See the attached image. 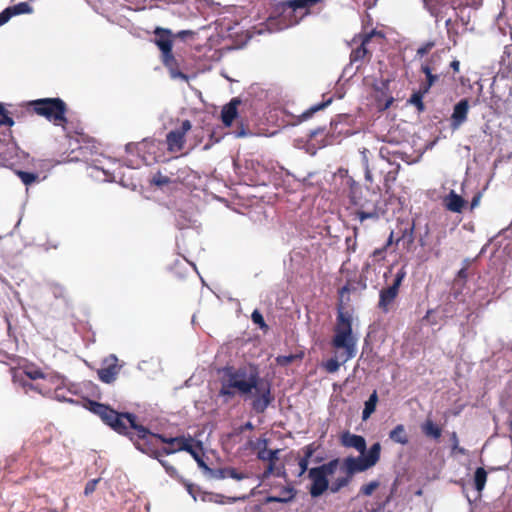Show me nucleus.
<instances>
[{"label":"nucleus","instance_id":"nucleus-5","mask_svg":"<svg viewBox=\"0 0 512 512\" xmlns=\"http://www.w3.org/2000/svg\"><path fill=\"white\" fill-rule=\"evenodd\" d=\"M380 452L381 445L379 442H376L370 447L366 454H361L358 457L350 456L345 458L340 468L344 472V475L333 480L332 493H337L342 488L346 487L355 473L363 472L373 467L380 459Z\"/></svg>","mask_w":512,"mask_h":512},{"label":"nucleus","instance_id":"nucleus-36","mask_svg":"<svg viewBox=\"0 0 512 512\" xmlns=\"http://www.w3.org/2000/svg\"><path fill=\"white\" fill-rule=\"evenodd\" d=\"M17 174L25 185H30L37 179V175L34 173L18 171Z\"/></svg>","mask_w":512,"mask_h":512},{"label":"nucleus","instance_id":"nucleus-1","mask_svg":"<svg viewBox=\"0 0 512 512\" xmlns=\"http://www.w3.org/2000/svg\"><path fill=\"white\" fill-rule=\"evenodd\" d=\"M219 395L232 398L240 395L245 398L253 396L252 408L263 413L273 401L271 384L259 375L255 366L225 367L222 370Z\"/></svg>","mask_w":512,"mask_h":512},{"label":"nucleus","instance_id":"nucleus-20","mask_svg":"<svg viewBox=\"0 0 512 512\" xmlns=\"http://www.w3.org/2000/svg\"><path fill=\"white\" fill-rule=\"evenodd\" d=\"M162 62L169 70L170 77L172 79H180L182 81L188 80V77L178 69L177 61L174 55H170L169 58L163 57Z\"/></svg>","mask_w":512,"mask_h":512},{"label":"nucleus","instance_id":"nucleus-12","mask_svg":"<svg viewBox=\"0 0 512 512\" xmlns=\"http://www.w3.org/2000/svg\"><path fill=\"white\" fill-rule=\"evenodd\" d=\"M469 112V102L461 99L453 108L450 118V127L453 131L458 130L466 121Z\"/></svg>","mask_w":512,"mask_h":512},{"label":"nucleus","instance_id":"nucleus-51","mask_svg":"<svg viewBox=\"0 0 512 512\" xmlns=\"http://www.w3.org/2000/svg\"><path fill=\"white\" fill-rule=\"evenodd\" d=\"M364 168H365V180L367 182H369V183H372L373 182V176H372L371 170L369 169V166H366Z\"/></svg>","mask_w":512,"mask_h":512},{"label":"nucleus","instance_id":"nucleus-46","mask_svg":"<svg viewBox=\"0 0 512 512\" xmlns=\"http://www.w3.org/2000/svg\"><path fill=\"white\" fill-rule=\"evenodd\" d=\"M434 46L433 42H427L417 49V55L423 57L426 55Z\"/></svg>","mask_w":512,"mask_h":512},{"label":"nucleus","instance_id":"nucleus-63","mask_svg":"<svg viewBox=\"0 0 512 512\" xmlns=\"http://www.w3.org/2000/svg\"><path fill=\"white\" fill-rule=\"evenodd\" d=\"M420 245H421V246H424V245H425L424 240H422V239L420 240Z\"/></svg>","mask_w":512,"mask_h":512},{"label":"nucleus","instance_id":"nucleus-33","mask_svg":"<svg viewBox=\"0 0 512 512\" xmlns=\"http://www.w3.org/2000/svg\"><path fill=\"white\" fill-rule=\"evenodd\" d=\"M301 354L280 355L276 357V363L280 366H287L296 359H301Z\"/></svg>","mask_w":512,"mask_h":512},{"label":"nucleus","instance_id":"nucleus-3","mask_svg":"<svg viewBox=\"0 0 512 512\" xmlns=\"http://www.w3.org/2000/svg\"><path fill=\"white\" fill-rule=\"evenodd\" d=\"M352 321L353 318L350 312L338 310L331 341L332 346L337 350V354L323 363V368L328 373L337 372L341 364L353 359L357 354L358 339L353 334Z\"/></svg>","mask_w":512,"mask_h":512},{"label":"nucleus","instance_id":"nucleus-41","mask_svg":"<svg viewBox=\"0 0 512 512\" xmlns=\"http://www.w3.org/2000/svg\"><path fill=\"white\" fill-rule=\"evenodd\" d=\"M302 452H303V456L301 458L310 461V458L316 452V447L314 444L306 445L305 447L302 448Z\"/></svg>","mask_w":512,"mask_h":512},{"label":"nucleus","instance_id":"nucleus-17","mask_svg":"<svg viewBox=\"0 0 512 512\" xmlns=\"http://www.w3.org/2000/svg\"><path fill=\"white\" fill-rule=\"evenodd\" d=\"M240 104V100L233 98L228 104H226L221 111V119L226 127H230L236 118L238 112L237 107Z\"/></svg>","mask_w":512,"mask_h":512},{"label":"nucleus","instance_id":"nucleus-9","mask_svg":"<svg viewBox=\"0 0 512 512\" xmlns=\"http://www.w3.org/2000/svg\"><path fill=\"white\" fill-rule=\"evenodd\" d=\"M191 127V122L189 120H184L179 128L171 130L166 135L167 149L169 152L175 153L183 149L185 144V135L191 130Z\"/></svg>","mask_w":512,"mask_h":512},{"label":"nucleus","instance_id":"nucleus-10","mask_svg":"<svg viewBox=\"0 0 512 512\" xmlns=\"http://www.w3.org/2000/svg\"><path fill=\"white\" fill-rule=\"evenodd\" d=\"M155 40L154 43L161 51V59L163 57L169 58L170 55H173L172 47H173V33L170 29L156 27L154 30Z\"/></svg>","mask_w":512,"mask_h":512},{"label":"nucleus","instance_id":"nucleus-45","mask_svg":"<svg viewBox=\"0 0 512 512\" xmlns=\"http://www.w3.org/2000/svg\"><path fill=\"white\" fill-rule=\"evenodd\" d=\"M223 499H224V496L220 495V494H208V495H205L203 498L204 501L215 502L218 504H223L224 503Z\"/></svg>","mask_w":512,"mask_h":512},{"label":"nucleus","instance_id":"nucleus-35","mask_svg":"<svg viewBox=\"0 0 512 512\" xmlns=\"http://www.w3.org/2000/svg\"><path fill=\"white\" fill-rule=\"evenodd\" d=\"M151 183L158 187H162V186L170 183V178L161 174L160 172H158L157 174H155L153 176Z\"/></svg>","mask_w":512,"mask_h":512},{"label":"nucleus","instance_id":"nucleus-21","mask_svg":"<svg viewBox=\"0 0 512 512\" xmlns=\"http://www.w3.org/2000/svg\"><path fill=\"white\" fill-rule=\"evenodd\" d=\"M295 496L296 490L291 486H287L281 490L280 496H268L266 502L288 503L291 502Z\"/></svg>","mask_w":512,"mask_h":512},{"label":"nucleus","instance_id":"nucleus-50","mask_svg":"<svg viewBox=\"0 0 512 512\" xmlns=\"http://www.w3.org/2000/svg\"><path fill=\"white\" fill-rule=\"evenodd\" d=\"M274 468H275V462H270L264 472V476L267 477V476L271 475L274 471Z\"/></svg>","mask_w":512,"mask_h":512},{"label":"nucleus","instance_id":"nucleus-8","mask_svg":"<svg viewBox=\"0 0 512 512\" xmlns=\"http://www.w3.org/2000/svg\"><path fill=\"white\" fill-rule=\"evenodd\" d=\"M405 276L406 272L403 268H401L396 273L393 283L380 291L378 306L383 312H388L389 306L393 303L398 295L399 287Z\"/></svg>","mask_w":512,"mask_h":512},{"label":"nucleus","instance_id":"nucleus-59","mask_svg":"<svg viewBox=\"0 0 512 512\" xmlns=\"http://www.w3.org/2000/svg\"><path fill=\"white\" fill-rule=\"evenodd\" d=\"M244 428H245V429L252 430V429H253V424H252L251 422H247V423L244 425Z\"/></svg>","mask_w":512,"mask_h":512},{"label":"nucleus","instance_id":"nucleus-7","mask_svg":"<svg viewBox=\"0 0 512 512\" xmlns=\"http://www.w3.org/2000/svg\"><path fill=\"white\" fill-rule=\"evenodd\" d=\"M34 111L55 125L63 126L66 122V104L60 98H42L32 102Z\"/></svg>","mask_w":512,"mask_h":512},{"label":"nucleus","instance_id":"nucleus-28","mask_svg":"<svg viewBox=\"0 0 512 512\" xmlns=\"http://www.w3.org/2000/svg\"><path fill=\"white\" fill-rule=\"evenodd\" d=\"M422 431L426 436L438 439L441 436V429L431 420H426L422 425Z\"/></svg>","mask_w":512,"mask_h":512},{"label":"nucleus","instance_id":"nucleus-30","mask_svg":"<svg viewBox=\"0 0 512 512\" xmlns=\"http://www.w3.org/2000/svg\"><path fill=\"white\" fill-rule=\"evenodd\" d=\"M427 93L428 92H424L423 91V88L419 87V90L414 92L411 95L410 99H409V103H411L412 105L416 106V108L418 109L419 112H422L425 109V106H424V103H423V97Z\"/></svg>","mask_w":512,"mask_h":512},{"label":"nucleus","instance_id":"nucleus-26","mask_svg":"<svg viewBox=\"0 0 512 512\" xmlns=\"http://www.w3.org/2000/svg\"><path fill=\"white\" fill-rule=\"evenodd\" d=\"M19 374H24L31 380H36L44 377L43 372L36 367H26L23 370L15 372L13 375L15 381H17Z\"/></svg>","mask_w":512,"mask_h":512},{"label":"nucleus","instance_id":"nucleus-39","mask_svg":"<svg viewBox=\"0 0 512 512\" xmlns=\"http://www.w3.org/2000/svg\"><path fill=\"white\" fill-rule=\"evenodd\" d=\"M268 446V439L267 438H259L256 441L250 442V447L254 450L261 451L263 448L266 449Z\"/></svg>","mask_w":512,"mask_h":512},{"label":"nucleus","instance_id":"nucleus-55","mask_svg":"<svg viewBox=\"0 0 512 512\" xmlns=\"http://www.w3.org/2000/svg\"><path fill=\"white\" fill-rule=\"evenodd\" d=\"M478 203H479V196L474 197V198L472 199V202H471V208L476 207V206L478 205Z\"/></svg>","mask_w":512,"mask_h":512},{"label":"nucleus","instance_id":"nucleus-38","mask_svg":"<svg viewBox=\"0 0 512 512\" xmlns=\"http://www.w3.org/2000/svg\"><path fill=\"white\" fill-rule=\"evenodd\" d=\"M226 475H227V478H232V479H235L237 481H241V480L247 478L246 474L240 473L236 469L231 468V467H227Z\"/></svg>","mask_w":512,"mask_h":512},{"label":"nucleus","instance_id":"nucleus-56","mask_svg":"<svg viewBox=\"0 0 512 512\" xmlns=\"http://www.w3.org/2000/svg\"><path fill=\"white\" fill-rule=\"evenodd\" d=\"M451 67L453 68L454 71H459V62L458 61H453L451 63Z\"/></svg>","mask_w":512,"mask_h":512},{"label":"nucleus","instance_id":"nucleus-27","mask_svg":"<svg viewBox=\"0 0 512 512\" xmlns=\"http://www.w3.org/2000/svg\"><path fill=\"white\" fill-rule=\"evenodd\" d=\"M487 481V472L484 468L479 467L474 474V487L478 492H481Z\"/></svg>","mask_w":512,"mask_h":512},{"label":"nucleus","instance_id":"nucleus-24","mask_svg":"<svg viewBox=\"0 0 512 512\" xmlns=\"http://www.w3.org/2000/svg\"><path fill=\"white\" fill-rule=\"evenodd\" d=\"M378 402V394L377 391L374 390L369 398L364 403V409L362 411V420L366 421L370 418V416L375 412L376 405Z\"/></svg>","mask_w":512,"mask_h":512},{"label":"nucleus","instance_id":"nucleus-53","mask_svg":"<svg viewBox=\"0 0 512 512\" xmlns=\"http://www.w3.org/2000/svg\"><path fill=\"white\" fill-rule=\"evenodd\" d=\"M367 153H368V150H367V149H363V150L361 151V155H362V160H363V165H364V167L369 166V164H368V157H367Z\"/></svg>","mask_w":512,"mask_h":512},{"label":"nucleus","instance_id":"nucleus-32","mask_svg":"<svg viewBox=\"0 0 512 512\" xmlns=\"http://www.w3.org/2000/svg\"><path fill=\"white\" fill-rule=\"evenodd\" d=\"M14 125L13 118L9 115L5 106L0 103V126L12 127Z\"/></svg>","mask_w":512,"mask_h":512},{"label":"nucleus","instance_id":"nucleus-47","mask_svg":"<svg viewBox=\"0 0 512 512\" xmlns=\"http://www.w3.org/2000/svg\"><path fill=\"white\" fill-rule=\"evenodd\" d=\"M357 217L361 222H363L366 219L377 218V213L375 211H372V212L358 211Z\"/></svg>","mask_w":512,"mask_h":512},{"label":"nucleus","instance_id":"nucleus-43","mask_svg":"<svg viewBox=\"0 0 512 512\" xmlns=\"http://www.w3.org/2000/svg\"><path fill=\"white\" fill-rule=\"evenodd\" d=\"M299 472L297 474L298 477L303 476L306 472L309 471V461L303 458L298 459Z\"/></svg>","mask_w":512,"mask_h":512},{"label":"nucleus","instance_id":"nucleus-49","mask_svg":"<svg viewBox=\"0 0 512 512\" xmlns=\"http://www.w3.org/2000/svg\"><path fill=\"white\" fill-rule=\"evenodd\" d=\"M194 35V32L191 31V30H181L179 32H177L174 37H178V38H181V39H185L186 37L188 36H193Z\"/></svg>","mask_w":512,"mask_h":512},{"label":"nucleus","instance_id":"nucleus-44","mask_svg":"<svg viewBox=\"0 0 512 512\" xmlns=\"http://www.w3.org/2000/svg\"><path fill=\"white\" fill-rule=\"evenodd\" d=\"M99 481H100V479H99V478H98V479H92V480H90V481L86 484V486H85L84 494H85L86 496H88V495L92 494V493L95 491V489H96V485H97V483H98Z\"/></svg>","mask_w":512,"mask_h":512},{"label":"nucleus","instance_id":"nucleus-22","mask_svg":"<svg viewBox=\"0 0 512 512\" xmlns=\"http://www.w3.org/2000/svg\"><path fill=\"white\" fill-rule=\"evenodd\" d=\"M389 438L391 441L401 445H406L409 442V437L406 433L404 425L402 424H398L394 427V429L390 431Z\"/></svg>","mask_w":512,"mask_h":512},{"label":"nucleus","instance_id":"nucleus-23","mask_svg":"<svg viewBox=\"0 0 512 512\" xmlns=\"http://www.w3.org/2000/svg\"><path fill=\"white\" fill-rule=\"evenodd\" d=\"M380 157L382 160L384 161H387V163L391 166V169L387 172V175L385 177V181H389V180H392L394 181L396 179V175L398 174L399 172V169H400V164L398 163H394L392 162L389 158H388V155H389V152L386 148L382 147L380 149Z\"/></svg>","mask_w":512,"mask_h":512},{"label":"nucleus","instance_id":"nucleus-16","mask_svg":"<svg viewBox=\"0 0 512 512\" xmlns=\"http://www.w3.org/2000/svg\"><path fill=\"white\" fill-rule=\"evenodd\" d=\"M389 84H390V80L385 79V80H381V81L377 82L374 85L375 91L377 92L378 101H381V100L384 101L383 109L389 108L390 105L394 101L393 96L389 92Z\"/></svg>","mask_w":512,"mask_h":512},{"label":"nucleus","instance_id":"nucleus-31","mask_svg":"<svg viewBox=\"0 0 512 512\" xmlns=\"http://www.w3.org/2000/svg\"><path fill=\"white\" fill-rule=\"evenodd\" d=\"M414 230H415V224L414 223H412L410 225H407L402 230L401 238L398 239V241L404 240V241L407 242L408 245L412 244L414 242V239H415Z\"/></svg>","mask_w":512,"mask_h":512},{"label":"nucleus","instance_id":"nucleus-62","mask_svg":"<svg viewBox=\"0 0 512 512\" xmlns=\"http://www.w3.org/2000/svg\"><path fill=\"white\" fill-rule=\"evenodd\" d=\"M445 24H446V26H449V25L451 24V19H447V20L445 21Z\"/></svg>","mask_w":512,"mask_h":512},{"label":"nucleus","instance_id":"nucleus-6","mask_svg":"<svg viewBox=\"0 0 512 512\" xmlns=\"http://www.w3.org/2000/svg\"><path fill=\"white\" fill-rule=\"evenodd\" d=\"M339 465V459H332L327 463L309 469L307 477L311 484L308 490L312 498H319L327 490L332 493L333 481L330 483L328 478L337 471Z\"/></svg>","mask_w":512,"mask_h":512},{"label":"nucleus","instance_id":"nucleus-14","mask_svg":"<svg viewBox=\"0 0 512 512\" xmlns=\"http://www.w3.org/2000/svg\"><path fill=\"white\" fill-rule=\"evenodd\" d=\"M32 12L33 8L27 2H20L14 6L7 7L0 13V26L6 24L12 16L31 14Z\"/></svg>","mask_w":512,"mask_h":512},{"label":"nucleus","instance_id":"nucleus-42","mask_svg":"<svg viewBox=\"0 0 512 512\" xmlns=\"http://www.w3.org/2000/svg\"><path fill=\"white\" fill-rule=\"evenodd\" d=\"M252 321L260 327H266L264 318L258 310H254L251 315Z\"/></svg>","mask_w":512,"mask_h":512},{"label":"nucleus","instance_id":"nucleus-2","mask_svg":"<svg viewBox=\"0 0 512 512\" xmlns=\"http://www.w3.org/2000/svg\"><path fill=\"white\" fill-rule=\"evenodd\" d=\"M90 411L98 415L107 425L118 433L126 434L129 428L135 430V435L130 438L134 442L135 447L143 453L153 455L158 458L159 451L154 449L156 442L168 444L166 448H178L183 443H188L183 438H165L161 435L151 433L142 425L136 423V416L131 413H118L108 406L90 402Z\"/></svg>","mask_w":512,"mask_h":512},{"label":"nucleus","instance_id":"nucleus-58","mask_svg":"<svg viewBox=\"0 0 512 512\" xmlns=\"http://www.w3.org/2000/svg\"><path fill=\"white\" fill-rule=\"evenodd\" d=\"M240 499H244V497H239V498L229 497V498H227L228 502H230V503H233V502H235L237 500H240Z\"/></svg>","mask_w":512,"mask_h":512},{"label":"nucleus","instance_id":"nucleus-52","mask_svg":"<svg viewBox=\"0 0 512 512\" xmlns=\"http://www.w3.org/2000/svg\"><path fill=\"white\" fill-rule=\"evenodd\" d=\"M187 492L193 497L194 501L197 500V496L195 494V487L192 484L186 485Z\"/></svg>","mask_w":512,"mask_h":512},{"label":"nucleus","instance_id":"nucleus-37","mask_svg":"<svg viewBox=\"0 0 512 512\" xmlns=\"http://www.w3.org/2000/svg\"><path fill=\"white\" fill-rule=\"evenodd\" d=\"M378 486H379L378 481H376V480L371 481L370 483L361 487V493H363L366 496H370L378 488Z\"/></svg>","mask_w":512,"mask_h":512},{"label":"nucleus","instance_id":"nucleus-4","mask_svg":"<svg viewBox=\"0 0 512 512\" xmlns=\"http://www.w3.org/2000/svg\"><path fill=\"white\" fill-rule=\"evenodd\" d=\"M320 0H287L280 2L266 21L269 32H278L299 23L308 14L309 7Z\"/></svg>","mask_w":512,"mask_h":512},{"label":"nucleus","instance_id":"nucleus-64","mask_svg":"<svg viewBox=\"0 0 512 512\" xmlns=\"http://www.w3.org/2000/svg\"><path fill=\"white\" fill-rule=\"evenodd\" d=\"M510 37H511V40H512V30L510 31Z\"/></svg>","mask_w":512,"mask_h":512},{"label":"nucleus","instance_id":"nucleus-54","mask_svg":"<svg viewBox=\"0 0 512 512\" xmlns=\"http://www.w3.org/2000/svg\"><path fill=\"white\" fill-rule=\"evenodd\" d=\"M452 440L454 444L453 449H458V438L455 432L452 434Z\"/></svg>","mask_w":512,"mask_h":512},{"label":"nucleus","instance_id":"nucleus-29","mask_svg":"<svg viewBox=\"0 0 512 512\" xmlns=\"http://www.w3.org/2000/svg\"><path fill=\"white\" fill-rule=\"evenodd\" d=\"M280 449L270 450L266 447V449H262L258 451L257 458L261 461L276 462L279 458Z\"/></svg>","mask_w":512,"mask_h":512},{"label":"nucleus","instance_id":"nucleus-19","mask_svg":"<svg viewBox=\"0 0 512 512\" xmlns=\"http://www.w3.org/2000/svg\"><path fill=\"white\" fill-rule=\"evenodd\" d=\"M187 451L191 454V456L195 459L198 466L205 472L208 470V465L204 462V460L201 458V456L192 448V446L189 443H183V445L179 446L178 448H164L163 452L165 454H173L177 451Z\"/></svg>","mask_w":512,"mask_h":512},{"label":"nucleus","instance_id":"nucleus-25","mask_svg":"<svg viewBox=\"0 0 512 512\" xmlns=\"http://www.w3.org/2000/svg\"><path fill=\"white\" fill-rule=\"evenodd\" d=\"M421 71L426 75V81L420 84L424 92H429L430 88L438 81V75L432 73L428 64H422Z\"/></svg>","mask_w":512,"mask_h":512},{"label":"nucleus","instance_id":"nucleus-57","mask_svg":"<svg viewBox=\"0 0 512 512\" xmlns=\"http://www.w3.org/2000/svg\"><path fill=\"white\" fill-rule=\"evenodd\" d=\"M22 385L24 388L37 389L34 385H32L30 383L22 382Z\"/></svg>","mask_w":512,"mask_h":512},{"label":"nucleus","instance_id":"nucleus-61","mask_svg":"<svg viewBox=\"0 0 512 512\" xmlns=\"http://www.w3.org/2000/svg\"><path fill=\"white\" fill-rule=\"evenodd\" d=\"M61 290H62V288H61V287H58L57 289H55L54 294H56V295H57L58 293L60 294V291H61Z\"/></svg>","mask_w":512,"mask_h":512},{"label":"nucleus","instance_id":"nucleus-13","mask_svg":"<svg viewBox=\"0 0 512 512\" xmlns=\"http://www.w3.org/2000/svg\"><path fill=\"white\" fill-rule=\"evenodd\" d=\"M341 444L347 448H354L360 454L366 451V440L361 435L352 434L349 431L342 433L340 437Z\"/></svg>","mask_w":512,"mask_h":512},{"label":"nucleus","instance_id":"nucleus-11","mask_svg":"<svg viewBox=\"0 0 512 512\" xmlns=\"http://www.w3.org/2000/svg\"><path fill=\"white\" fill-rule=\"evenodd\" d=\"M117 361L118 359L115 355H110L104 360V366L97 372L98 377L102 382L110 384L115 381L120 370V367L117 365Z\"/></svg>","mask_w":512,"mask_h":512},{"label":"nucleus","instance_id":"nucleus-15","mask_svg":"<svg viewBox=\"0 0 512 512\" xmlns=\"http://www.w3.org/2000/svg\"><path fill=\"white\" fill-rule=\"evenodd\" d=\"M373 33L365 34L363 36H359V40L355 37L353 39V42L358 43L360 42V46L352 49L350 54V60L352 63H356L359 61H362L367 54L366 45L370 41Z\"/></svg>","mask_w":512,"mask_h":512},{"label":"nucleus","instance_id":"nucleus-48","mask_svg":"<svg viewBox=\"0 0 512 512\" xmlns=\"http://www.w3.org/2000/svg\"><path fill=\"white\" fill-rule=\"evenodd\" d=\"M159 462H160V463H161V465L165 468L166 472H167L169 475L173 476V475H175V474H176V469H175L173 466L169 465L166 461H164V460H159Z\"/></svg>","mask_w":512,"mask_h":512},{"label":"nucleus","instance_id":"nucleus-40","mask_svg":"<svg viewBox=\"0 0 512 512\" xmlns=\"http://www.w3.org/2000/svg\"><path fill=\"white\" fill-rule=\"evenodd\" d=\"M331 102H332V99L329 98L327 101H325L323 103L313 105L306 113H304V116L306 118L309 117L313 113H315V112H317V111L327 107Z\"/></svg>","mask_w":512,"mask_h":512},{"label":"nucleus","instance_id":"nucleus-60","mask_svg":"<svg viewBox=\"0 0 512 512\" xmlns=\"http://www.w3.org/2000/svg\"><path fill=\"white\" fill-rule=\"evenodd\" d=\"M245 135H246V133H245V131H244V130H242V131H240V132H237V134H236V136H237V137H243V136H245Z\"/></svg>","mask_w":512,"mask_h":512},{"label":"nucleus","instance_id":"nucleus-34","mask_svg":"<svg viewBox=\"0 0 512 512\" xmlns=\"http://www.w3.org/2000/svg\"><path fill=\"white\" fill-rule=\"evenodd\" d=\"M205 473L213 479L222 480L227 478V467L226 468H218V469H212L208 466V470L205 471Z\"/></svg>","mask_w":512,"mask_h":512},{"label":"nucleus","instance_id":"nucleus-18","mask_svg":"<svg viewBox=\"0 0 512 512\" xmlns=\"http://www.w3.org/2000/svg\"><path fill=\"white\" fill-rule=\"evenodd\" d=\"M444 205L447 210L460 213L465 206V200L454 190H451L449 194L444 198Z\"/></svg>","mask_w":512,"mask_h":512}]
</instances>
